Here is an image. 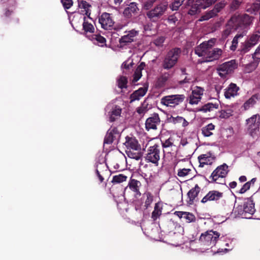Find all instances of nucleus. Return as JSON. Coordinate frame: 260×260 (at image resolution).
<instances>
[{"instance_id": "nucleus-1", "label": "nucleus", "mask_w": 260, "mask_h": 260, "mask_svg": "<svg viewBox=\"0 0 260 260\" xmlns=\"http://www.w3.org/2000/svg\"><path fill=\"white\" fill-rule=\"evenodd\" d=\"M253 20V17L246 14H235L229 21V26H234L235 29L246 35Z\"/></svg>"}, {"instance_id": "nucleus-2", "label": "nucleus", "mask_w": 260, "mask_h": 260, "mask_svg": "<svg viewBox=\"0 0 260 260\" xmlns=\"http://www.w3.org/2000/svg\"><path fill=\"white\" fill-rule=\"evenodd\" d=\"M181 54V50L175 48L170 50L165 56L162 63L164 69L169 70L173 68L177 63Z\"/></svg>"}, {"instance_id": "nucleus-3", "label": "nucleus", "mask_w": 260, "mask_h": 260, "mask_svg": "<svg viewBox=\"0 0 260 260\" xmlns=\"http://www.w3.org/2000/svg\"><path fill=\"white\" fill-rule=\"evenodd\" d=\"M246 127L248 134L252 137L258 135L259 131L260 115H253L246 120Z\"/></svg>"}, {"instance_id": "nucleus-4", "label": "nucleus", "mask_w": 260, "mask_h": 260, "mask_svg": "<svg viewBox=\"0 0 260 260\" xmlns=\"http://www.w3.org/2000/svg\"><path fill=\"white\" fill-rule=\"evenodd\" d=\"M185 96L183 94H172L162 97L160 103L167 107L174 108L183 102Z\"/></svg>"}, {"instance_id": "nucleus-5", "label": "nucleus", "mask_w": 260, "mask_h": 260, "mask_svg": "<svg viewBox=\"0 0 260 260\" xmlns=\"http://www.w3.org/2000/svg\"><path fill=\"white\" fill-rule=\"evenodd\" d=\"M167 9V4L161 3L155 6L154 9L148 11L146 15L150 20L156 21L164 14Z\"/></svg>"}, {"instance_id": "nucleus-6", "label": "nucleus", "mask_w": 260, "mask_h": 260, "mask_svg": "<svg viewBox=\"0 0 260 260\" xmlns=\"http://www.w3.org/2000/svg\"><path fill=\"white\" fill-rule=\"evenodd\" d=\"M228 166L225 164L218 166L211 174L210 178L212 179V182L217 183H222L219 182L225 177L228 173Z\"/></svg>"}, {"instance_id": "nucleus-7", "label": "nucleus", "mask_w": 260, "mask_h": 260, "mask_svg": "<svg viewBox=\"0 0 260 260\" xmlns=\"http://www.w3.org/2000/svg\"><path fill=\"white\" fill-rule=\"evenodd\" d=\"M160 147L158 145L155 144L150 146L148 149L145 159L147 161L157 165L160 159Z\"/></svg>"}, {"instance_id": "nucleus-8", "label": "nucleus", "mask_w": 260, "mask_h": 260, "mask_svg": "<svg viewBox=\"0 0 260 260\" xmlns=\"http://www.w3.org/2000/svg\"><path fill=\"white\" fill-rule=\"evenodd\" d=\"M239 207L240 209V211H238V214L247 218H250L255 211L254 204L251 198H248L245 201L243 207Z\"/></svg>"}, {"instance_id": "nucleus-9", "label": "nucleus", "mask_w": 260, "mask_h": 260, "mask_svg": "<svg viewBox=\"0 0 260 260\" xmlns=\"http://www.w3.org/2000/svg\"><path fill=\"white\" fill-rule=\"evenodd\" d=\"M215 41V39H211L208 41L203 42L196 48V54L200 57H203L204 60L209 50L213 46Z\"/></svg>"}, {"instance_id": "nucleus-10", "label": "nucleus", "mask_w": 260, "mask_h": 260, "mask_svg": "<svg viewBox=\"0 0 260 260\" xmlns=\"http://www.w3.org/2000/svg\"><path fill=\"white\" fill-rule=\"evenodd\" d=\"M237 67V64L235 60L224 62L218 67V74L221 77H224L227 74L232 73Z\"/></svg>"}, {"instance_id": "nucleus-11", "label": "nucleus", "mask_w": 260, "mask_h": 260, "mask_svg": "<svg viewBox=\"0 0 260 260\" xmlns=\"http://www.w3.org/2000/svg\"><path fill=\"white\" fill-rule=\"evenodd\" d=\"M219 236V234L217 232L207 231L201 235L200 240L208 245H214Z\"/></svg>"}, {"instance_id": "nucleus-12", "label": "nucleus", "mask_w": 260, "mask_h": 260, "mask_svg": "<svg viewBox=\"0 0 260 260\" xmlns=\"http://www.w3.org/2000/svg\"><path fill=\"white\" fill-rule=\"evenodd\" d=\"M99 22L103 28L110 29L114 24V21L111 15L108 13H104L100 16Z\"/></svg>"}, {"instance_id": "nucleus-13", "label": "nucleus", "mask_w": 260, "mask_h": 260, "mask_svg": "<svg viewBox=\"0 0 260 260\" xmlns=\"http://www.w3.org/2000/svg\"><path fill=\"white\" fill-rule=\"evenodd\" d=\"M160 120L158 114L154 113L148 118L145 122V127L147 131L156 129L157 126L160 124Z\"/></svg>"}, {"instance_id": "nucleus-14", "label": "nucleus", "mask_w": 260, "mask_h": 260, "mask_svg": "<svg viewBox=\"0 0 260 260\" xmlns=\"http://www.w3.org/2000/svg\"><path fill=\"white\" fill-rule=\"evenodd\" d=\"M260 38V31L258 30L252 34L249 39L246 41L242 47V50L244 52H247L249 49L257 44Z\"/></svg>"}, {"instance_id": "nucleus-15", "label": "nucleus", "mask_w": 260, "mask_h": 260, "mask_svg": "<svg viewBox=\"0 0 260 260\" xmlns=\"http://www.w3.org/2000/svg\"><path fill=\"white\" fill-rule=\"evenodd\" d=\"M204 90L203 88L196 86L192 91L189 97V103L191 105H197L201 100Z\"/></svg>"}, {"instance_id": "nucleus-16", "label": "nucleus", "mask_w": 260, "mask_h": 260, "mask_svg": "<svg viewBox=\"0 0 260 260\" xmlns=\"http://www.w3.org/2000/svg\"><path fill=\"white\" fill-rule=\"evenodd\" d=\"M120 137V133L115 127L110 128L107 132L104 139V144H110Z\"/></svg>"}, {"instance_id": "nucleus-17", "label": "nucleus", "mask_w": 260, "mask_h": 260, "mask_svg": "<svg viewBox=\"0 0 260 260\" xmlns=\"http://www.w3.org/2000/svg\"><path fill=\"white\" fill-rule=\"evenodd\" d=\"M199 167H204L205 165H211L215 160V157L210 153L200 155L198 157Z\"/></svg>"}, {"instance_id": "nucleus-18", "label": "nucleus", "mask_w": 260, "mask_h": 260, "mask_svg": "<svg viewBox=\"0 0 260 260\" xmlns=\"http://www.w3.org/2000/svg\"><path fill=\"white\" fill-rule=\"evenodd\" d=\"M78 7L80 13L83 15H86L88 19L91 20V19L90 17V15L91 14L90 5L85 1L79 0Z\"/></svg>"}, {"instance_id": "nucleus-19", "label": "nucleus", "mask_w": 260, "mask_h": 260, "mask_svg": "<svg viewBox=\"0 0 260 260\" xmlns=\"http://www.w3.org/2000/svg\"><path fill=\"white\" fill-rule=\"evenodd\" d=\"M125 139L126 141L124 144L127 148L126 150H141L140 145L135 138L126 137Z\"/></svg>"}, {"instance_id": "nucleus-20", "label": "nucleus", "mask_w": 260, "mask_h": 260, "mask_svg": "<svg viewBox=\"0 0 260 260\" xmlns=\"http://www.w3.org/2000/svg\"><path fill=\"white\" fill-rule=\"evenodd\" d=\"M222 54V50L221 49L215 48L211 50L210 49L204 61L209 62L214 60L218 59Z\"/></svg>"}, {"instance_id": "nucleus-21", "label": "nucleus", "mask_w": 260, "mask_h": 260, "mask_svg": "<svg viewBox=\"0 0 260 260\" xmlns=\"http://www.w3.org/2000/svg\"><path fill=\"white\" fill-rule=\"evenodd\" d=\"M126 33V34L122 36L119 41L120 43L123 45L133 42L138 35V31L134 29L128 31Z\"/></svg>"}, {"instance_id": "nucleus-22", "label": "nucleus", "mask_w": 260, "mask_h": 260, "mask_svg": "<svg viewBox=\"0 0 260 260\" xmlns=\"http://www.w3.org/2000/svg\"><path fill=\"white\" fill-rule=\"evenodd\" d=\"M222 197V193L218 191L212 190L209 191L202 200L203 203H205L208 201H216Z\"/></svg>"}, {"instance_id": "nucleus-23", "label": "nucleus", "mask_w": 260, "mask_h": 260, "mask_svg": "<svg viewBox=\"0 0 260 260\" xmlns=\"http://www.w3.org/2000/svg\"><path fill=\"white\" fill-rule=\"evenodd\" d=\"M148 90V85H145L143 87L139 88L135 91L130 96L131 102L136 100H139L142 97L144 96Z\"/></svg>"}, {"instance_id": "nucleus-24", "label": "nucleus", "mask_w": 260, "mask_h": 260, "mask_svg": "<svg viewBox=\"0 0 260 260\" xmlns=\"http://www.w3.org/2000/svg\"><path fill=\"white\" fill-rule=\"evenodd\" d=\"M141 186V183L139 181L131 178L127 187H128L132 191H133L136 197H137L141 195V193L139 190Z\"/></svg>"}, {"instance_id": "nucleus-25", "label": "nucleus", "mask_w": 260, "mask_h": 260, "mask_svg": "<svg viewBox=\"0 0 260 260\" xmlns=\"http://www.w3.org/2000/svg\"><path fill=\"white\" fill-rule=\"evenodd\" d=\"M224 5H225L224 3H219L217 4L213 10L207 13L206 15L202 16L200 20H207L210 18L213 17V16H215L216 14L218 12H219L220 11V10L224 7Z\"/></svg>"}, {"instance_id": "nucleus-26", "label": "nucleus", "mask_w": 260, "mask_h": 260, "mask_svg": "<svg viewBox=\"0 0 260 260\" xmlns=\"http://www.w3.org/2000/svg\"><path fill=\"white\" fill-rule=\"evenodd\" d=\"M238 90L239 87L235 84L231 83L225 89L224 96L226 99L234 98L238 94Z\"/></svg>"}, {"instance_id": "nucleus-27", "label": "nucleus", "mask_w": 260, "mask_h": 260, "mask_svg": "<svg viewBox=\"0 0 260 260\" xmlns=\"http://www.w3.org/2000/svg\"><path fill=\"white\" fill-rule=\"evenodd\" d=\"M138 10L139 9L136 3H131L125 8L123 11V14L125 17L130 18L137 13Z\"/></svg>"}, {"instance_id": "nucleus-28", "label": "nucleus", "mask_w": 260, "mask_h": 260, "mask_svg": "<svg viewBox=\"0 0 260 260\" xmlns=\"http://www.w3.org/2000/svg\"><path fill=\"white\" fill-rule=\"evenodd\" d=\"M219 102H217L214 103H208L204 105L201 108L199 109V111H203L204 112H208L217 109L219 107Z\"/></svg>"}, {"instance_id": "nucleus-29", "label": "nucleus", "mask_w": 260, "mask_h": 260, "mask_svg": "<svg viewBox=\"0 0 260 260\" xmlns=\"http://www.w3.org/2000/svg\"><path fill=\"white\" fill-rule=\"evenodd\" d=\"M162 206L160 203L155 204L154 209L152 213L151 217L153 220H156L161 214Z\"/></svg>"}, {"instance_id": "nucleus-30", "label": "nucleus", "mask_w": 260, "mask_h": 260, "mask_svg": "<svg viewBox=\"0 0 260 260\" xmlns=\"http://www.w3.org/2000/svg\"><path fill=\"white\" fill-rule=\"evenodd\" d=\"M84 22L83 23V30L86 32L92 33L94 32V27L92 23L88 21V18H86L85 16H84Z\"/></svg>"}, {"instance_id": "nucleus-31", "label": "nucleus", "mask_w": 260, "mask_h": 260, "mask_svg": "<svg viewBox=\"0 0 260 260\" xmlns=\"http://www.w3.org/2000/svg\"><path fill=\"white\" fill-rule=\"evenodd\" d=\"M170 121L174 124L181 123L183 127H185L188 124V122L184 118L181 116L174 117L171 116L170 117Z\"/></svg>"}, {"instance_id": "nucleus-32", "label": "nucleus", "mask_w": 260, "mask_h": 260, "mask_svg": "<svg viewBox=\"0 0 260 260\" xmlns=\"http://www.w3.org/2000/svg\"><path fill=\"white\" fill-rule=\"evenodd\" d=\"M215 128V126L212 123H210L207 125L206 126L203 127L202 129V134L205 137H209L211 136L213 133L212 131L214 130Z\"/></svg>"}, {"instance_id": "nucleus-33", "label": "nucleus", "mask_w": 260, "mask_h": 260, "mask_svg": "<svg viewBox=\"0 0 260 260\" xmlns=\"http://www.w3.org/2000/svg\"><path fill=\"white\" fill-rule=\"evenodd\" d=\"M200 191V188L197 184L194 188H192L188 192V196L190 202H192L197 197Z\"/></svg>"}, {"instance_id": "nucleus-34", "label": "nucleus", "mask_w": 260, "mask_h": 260, "mask_svg": "<svg viewBox=\"0 0 260 260\" xmlns=\"http://www.w3.org/2000/svg\"><path fill=\"white\" fill-rule=\"evenodd\" d=\"M91 40L94 43H96L100 46H104L106 43L105 38L100 35H93L92 36Z\"/></svg>"}, {"instance_id": "nucleus-35", "label": "nucleus", "mask_w": 260, "mask_h": 260, "mask_svg": "<svg viewBox=\"0 0 260 260\" xmlns=\"http://www.w3.org/2000/svg\"><path fill=\"white\" fill-rule=\"evenodd\" d=\"M121 109L115 106L112 110L110 115V121H113L118 117L120 116L121 114Z\"/></svg>"}, {"instance_id": "nucleus-36", "label": "nucleus", "mask_w": 260, "mask_h": 260, "mask_svg": "<svg viewBox=\"0 0 260 260\" xmlns=\"http://www.w3.org/2000/svg\"><path fill=\"white\" fill-rule=\"evenodd\" d=\"M128 156L130 158L139 160L142 156L141 149L139 150H126Z\"/></svg>"}, {"instance_id": "nucleus-37", "label": "nucleus", "mask_w": 260, "mask_h": 260, "mask_svg": "<svg viewBox=\"0 0 260 260\" xmlns=\"http://www.w3.org/2000/svg\"><path fill=\"white\" fill-rule=\"evenodd\" d=\"M233 110L230 108L222 109L219 112V117L220 118H228L232 115Z\"/></svg>"}, {"instance_id": "nucleus-38", "label": "nucleus", "mask_w": 260, "mask_h": 260, "mask_svg": "<svg viewBox=\"0 0 260 260\" xmlns=\"http://www.w3.org/2000/svg\"><path fill=\"white\" fill-rule=\"evenodd\" d=\"M170 78V74L169 73H165L160 77L157 81V86L159 87H162L166 81Z\"/></svg>"}, {"instance_id": "nucleus-39", "label": "nucleus", "mask_w": 260, "mask_h": 260, "mask_svg": "<svg viewBox=\"0 0 260 260\" xmlns=\"http://www.w3.org/2000/svg\"><path fill=\"white\" fill-rule=\"evenodd\" d=\"M235 30H237V29H235L234 26H229L228 22L226 26V29L222 32V39H226L232 32Z\"/></svg>"}, {"instance_id": "nucleus-40", "label": "nucleus", "mask_w": 260, "mask_h": 260, "mask_svg": "<svg viewBox=\"0 0 260 260\" xmlns=\"http://www.w3.org/2000/svg\"><path fill=\"white\" fill-rule=\"evenodd\" d=\"M257 98L255 96H252L248 100H247L243 105L245 110L252 107L256 102Z\"/></svg>"}, {"instance_id": "nucleus-41", "label": "nucleus", "mask_w": 260, "mask_h": 260, "mask_svg": "<svg viewBox=\"0 0 260 260\" xmlns=\"http://www.w3.org/2000/svg\"><path fill=\"white\" fill-rule=\"evenodd\" d=\"M127 176L123 174H119L115 175L113 177L112 182L114 183H120L125 181L127 179Z\"/></svg>"}, {"instance_id": "nucleus-42", "label": "nucleus", "mask_w": 260, "mask_h": 260, "mask_svg": "<svg viewBox=\"0 0 260 260\" xmlns=\"http://www.w3.org/2000/svg\"><path fill=\"white\" fill-rule=\"evenodd\" d=\"M192 1H195V3L191 6V8L188 12V14L191 15H195L197 13L200 12V10L202 9L200 7V6L196 5V0H192Z\"/></svg>"}, {"instance_id": "nucleus-43", "label": "nucleus", "mask_w": 260, "mask_h": 260, "mask_svg": "<svg viewBox=\"0 0 260 260\" xmlns=\"http://www.w3.org/2000/svg\"><path fill=\"white\" fill-rule=\"evenodd\" d=\"M245 35L244 34H242L241 32H240L239 34H238L233 39V40L232 41V45L231 47V50H234L236 49V47H237V45L238 44V40L240 38H243V37Z\"/></svg>"}, {"instance_id": "nucleus-44", "label": "nucleus", "mask_w": 260, "mask_h": 260, "mask_svg": "<svg viewBox=\"0 0 260 260\" xmlns=\"http://www.w3.org/2000/svg\"><path fill=\"white\" fill-rule=\"evenodd\" d=\"M191 172V170L189 168L180 169L178 170L177 175L179 177H184L189 175Z\"/></svg>"}, {"instance_id": "nucleus-45", "label": "nucleus", "mask_w": 260, "mask_h": 260, "mask_svg": "<svg viewBox=\"0 0 260 260\" xmlns=\"http://www.w3.org/2000/svg\"><path fill=\"white\" fill-rule=\"evenodd\" d=\"M127 80L125 77L121 76L117 80L118 86L120 88H126Z\"/></svg>"}, {"instance_id": "nucleus-46", "label": "nucleus", "mask_w": 260, "mask_h": 260, "mask_svg": "<svg viewBox=\"0 0 260 260\" xmlns=\"http://www.w3.org/2000/svg\"><path fill=\"white\" fill-rule=\"evenodd\" d=\"M258 60H254V61L249 63V64L247 65L245 68V71L248 72L250 73L253 71L254 70L256 69V68L258 64Z\"/></svg>"}, {"instance_id": "nucleus-47", "label": "nucleus", "mask_w": 260, "mask_h": 260, "mask_svg": "<svg viewBox=\"0 0 260 260\" xmlns=\"http://www.w3.org/2000/svg\"><path fill=\"white\" fill-rule=\"evenodd\" d=\"M184 1V0H174V2L170 6L171 9L172 11L177 10Z\"/></svg>"}, {"instance_id": "nucleus-48", "label": "nucleus", "mask_w": 260, "mask_h": 260, "mask_svg": "<svg viewBox=\"0 0 260 260\" xmlns=\"http://www.w3.org/2000/svg\"><path fill=\"white\" fill-rule=\"evenodd\" d=\"M183 219L186 220L187 222L190 223L193 222L196 220L195 216L191 213L189 212H185Z\"/></svg>"}, {"instance_id": "nucleus-49", "label": "nucleus", "mask_w": 260, "mask_h": 260, "mask_svg": "<svg viewBox=\"0 0 260 260\" xmlns=\"http://www.w3.org/2000/svg\"><path fill=\"white\" fill-rule=\"evenodd\" d=\"M146 195L147 199L145 202V206L146 208H148L153 201V196L150 193H147Z\"/></svg>"}, {"instance_id": "nucleus-50", "label": "nucleus", "mask_w": 260, "mask_h": 260, "mask_svg": "<svg viewBox=\"0 0 260 260\" xmlns=\"http://www.w3.org/2000/svg\"><path fill=\"white\" fill-rule=\"evenodd\" d=\"M174 146V143L173 139L172 138H169L168 139L166 140L163 143H162V146L164 148H169L171 147Z\"/></svg>"}, {"instance_id": "nucleus-51", "label": "nucleus", "mask_w": 260, "mask_h": 260, "mask_svg": "<svg viewBox=\"0 0 260 260\" xmlns=\"http://www.w3.org/2000/svg\"><path fill=\"white\" fill-rule=\"evenodd\" d=\"M155 1V0H147L144 3L143 8L145 10H149L152 7Z\"/></svg>"}, {"instance_id": "nucleus-52", "label": "nucleus", "mask_w": 260, "mask_h": 260, "mask_svg": "<svg viewBox=\"0 0 260 260\" xmlns=\"http://www.w3.org/2000/svg\"><path fill=\"white\" fill-rule=\"evenodd\" d=\"M141 76H142V74H141V69L138 68L136 69V70L135 71L133 81L137 82L141 77Z\"/></svg>"}, {"instance_id": "nucleus-53", "label": "nucleus", "mask_w": 260, "mask_h": 260, "mask_svg": "<svg viewBox=\"0 0 260 260\" xmlns=\"http://www.w3.org/2000/svg\"><path fill=\"white\" fill-rule=\"evenodd\" d=\"M61 2L66 9L70 8L73 5L72 0H61Z\"/></svg>"}, {"instance_id": "nucleus-54", "label": "nucleus", "mask_w": 260, "mask_h": 260, "mask_svg": "<svg viewBox=\"0 0 260 260\" xmlns=\"http://www.w3.org/2000/svg\"><path fill=\"white\" fill-rule=\"evenodd\" d=\"M165 41V38L163 37H159L157 38L154 41V44L158 46H162L164 42Z\"/></svg>"}, {"instance_id": "nucleus-55", "label": "nucleus", "mask_w": 260, "mask_h": 260, "mask_svg": "<svg viewBox=\"0 0 260 260\" xmlns=\"http://www.w3.org/2000/svg\"><path fill=\"white\" fill-rule=\"evenodd\" d=\"M242 2V0H234L231 4V8L233 10L238 9Z\"/></svg>"}, {"instance_id": "nucleus-56", "label": "nucleus", "mask_w": 260, "mask_h": 260, "mask_svg": "<svg viewBox=\"0 0 260 260\" xmlns=\"http://www.w3.org/2000/svg\"><path fill=\"white\" fill-rule=\"evenodd\" d=\"M251 186L249 184V183L247 182L245 183L243 186L241 187V188L239 190L240 193H245L247 190H248L250 188Z\"/></svg>"}, {"instance_id": "nucleus-57", "label": "nucleus", "mask_w": 260, "mask_h": 260, "mask_svg": "<svg viewBox=\"0 0 260 260\" xmlns=\"http://www.w3.org/2000/svg\"><path fill=\"white\" fill-rule=\"evenodd\" d=\"M168 21L170 24H175L178 21V19L175 15H172L168 17Z\"/></svg>"}, {"instance_id": "nucleus-58", "label": "nucleus", "mask_w": 260, "mask_h": 260, "mask_svg": "<svg viewBox=\"0 0 260 260\" xmlns=\"http://www.w3.org/2000/svg\"><path fill=\"white\" fill-rule=\"evenodd\" d=\"M133 61L131 58H128L127 60L124 62L122 64V68L125 69H128L130 66L132 65Z\"/></svg>"}, {"instance_id": "nucleus-59", "label": "nucleus", "mask_w": 260, "mask_h": 260, "mask_svg": "<svg viewBox=\"0 0 260 260\" xmlns=\"http://www.w3.org/2000/svg\"><path fill=\"white\" fill-rule=\"evenodd\" d=\"M196 5H198L201 7V8L204 9L207 8L208 6L204 7L206 5L207 1L206 0H196Z\"/></svg>"}, {"instance_id": "nucleus-60", "label": "nucleus", "mask_w": 260, "mask_h": 260, "mask_svg": "<svg viewBox=\"0 0 260 260\" xmlns=\"http://www.w3.org/2000/svg\"><path fill=\"white\" fill-rule=\"evenodd\" d=\"M146 112V109L143 107H139L137 109V112L140 114H143Z\"/></svg>"}, {"instance_id": "nucleus-61", "label": "nucleus", "mask_w": 260, "mask_h": 260, "mask_svg": "<svg viewBox=\"0 0 260 260\" xmlns=\"http://www.w3.org/2000/svg\"><path fill=\"white\" fill-rule=\"evenodd\" d=\"M185 213V212H181V211H178V212H175V214L178 216L180 218L183 219Z\"/></svg>"}, {"instance_id": "nucleus-62", "label": "nucleus", "mask_w": 260, "mask_h": 260, "mask_svg": "<svg viewBox=\"0 0 260 260\" xmlns=\"http://www.w3.org/2000/svg\"><path fill=\"white\" fill-rule=\"evenodd\" d=\"M260 53V44L258 46V47L256 48V49L253 55V58L254 59H255V58H256V56L257 54H258Z\"/></svg>"}, {"instance_id": "nucleus-63", "label": "nucleus", "mask_w": 260, "mask_h": 260, "mask_svg": "<svg viewBox=\"0 0 260 260\" xmlns=\"http://www.w3.org/2000/svg\"><path fill=\"white\" fill-rule=\"evenodd\" d=\"M109 1L111 4L117 5L120 4L122 2V0H109Z\"/></svg>"}, {"instance_id": "nucleus-64", "label": "nucleus", "mask_w": 260, "mask_h": 260, "mask_svg": "<svg viewBox=\"0 0 260 260\" xmlns=\"http://www.w3.org/2000/svg\"><path fill=\"white\" fill-rule=\"evenodd\" d=\"M96 174L99 177V179L100 181L101 182H102L104 180V178L103 177V176L100 174V172H99V171L98 170V169H97L96 170Z\"/></svg>"}]
</instances>
